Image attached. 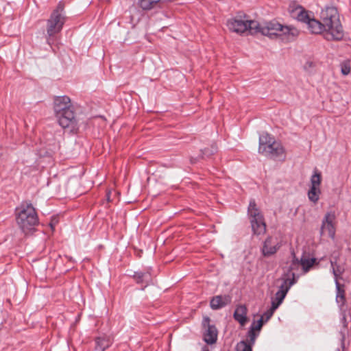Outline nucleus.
<instances>
[{
  "label": "nucleus",
  "mask_w": 351,
  "mask_h": 351,
  "mask_svg": "<svg viewBox=\"0 0 351 351\" xmlns=\"http://www.w3.org/2000/svg\"><path fill=\"white\" fill-rule=\"evenodd\" d=\"M292 254L293 258L287 272L293 273V270L298 269V267L301 265L302 267L304 273H306L315 262V258H306L302 257L300 260H298V258L295 257L294 253Z\"/></svg>",
  "instance_id": "nucleus-12"
},
{
  "label": "nucleus",
  "mask_w": 351,
  "mask_h": 351,
  "mask_svg": "<svg viewBox=\"0 0 351 351\" xmlns=\"http://www.w3.org/2000/svg\"><path fill=\"white\" fill-rule=\"evenodd\" d=\"M16 216L19 227L25 234L34 230L39 223L36 209L29 202H23L16 208Z\"/></svg>",
  "instance_id": "nucleus-2"
},
{
  "label": "nucleus",
  "mask_w": 351,
  "mask_h": 351,
  "mask_svg": "<svg viewBox=\"0 0 351 351\" xmlns=\"http://www.w3.org/2000/svg\"><path fill=\"white\" fill-rule=\"evenodd\" d=\"M274 311H271V309H269L267 311H266L262 316H263V320L265 322H267L273 315Z\"/></svg>",
  "instance_id": "nucleus-30"
},
{
  "label": "nucleus",
  "mask_w": 351,
  "mask_h": 351,
  "mask_svg": "<svg viewBox=\"0 0 351 351\" xmlns=\"http://www.w3.org/2000/svg\"><path fill=\"white\" fill-rule=\"evenodd\" d=\"M280 248L278 243L275 241L274 239L269 237L265 241L263 247L262 253L264 256H269L274 254Z\"/></svg>",
  "instance_id": "nucleus-16"
},
{
  "label": "nucleus",
  "mask_w": 351,
  "mask_h": 351,
  "mask_svg": "<svg viewBox=\"0 0 351 351\" xmlns=\"http://www.w3.org/2000/svg\"><path fill=\"white\" fill-rule=\"evenodd\" d=\"M298 276L295 273L287 272L282 277V283L275 295L274 300L281 304L291 287L297 282Z\"/></svg>",
  "instance_id": "nucleus-9"
},
{
  "label": "nucleus",
  "mask_w": 351,
  "mask_h": 351,
  "mask_svg": "<svg viewBox=\"0 0 351 351\" xmlns=\"http://www.w3.org/2000/svg\"><path fill=\"white\" fill-rule=\"evenodd\" d=\"M64 5L60 1L56 8L51 12L50 17L47 21V43L51 47L54 43V36L60 33L66 21L64 13Z\"/></svg>",
  "instance_id": "nucleus-4"
},
{
  "label": "nucleus",
  "mask_w": 351,
  "mask_h": 351,
  "mask_svg": "<svg viewBox=\"0 0 351 351\" xmlns=\"http://www.w3.org/2000/svg\"><path fill=\"white\" fill-rule=\"evenodd\" d=\"M258 152L273 160L285 159V150L281 143L276 141L268 133L260 136Z\"/></svg>",
  "instance_id": "nucleus-3"
},
{
  "label": "nucleus",
  "mask_w": 351,
  "mask_h": 351,
  "mask_svg": "<svg viewBox=\"0 0 351 351\" xmlns=\"http://www.w3.org/2000/svg\"><path fill=\"white\" fill-rule=\"evenodd\" d=\"M231 297L228 295H219L214 296L210 301V306L213 310L220 309L230 304Z\"/></svg>",
  "instance_id": "nucleus-15"
},
{
  "label": "nucleus",
  "mask_w": 351,
  "mask_h": 351,
  "mask_svg": "<svg viewBox=\"0 0 351 351\" xmlns=\"http://www.w3.org/2000/svg\"><path fill=\"white\" fill-rule=\"evenodd\" d=\"M258 33L270 38L282 35L295 36L298 34V30L292 27L282 25L276 21H271L266 23L264 26L258 23Z\"/></svg>",
  "instance_id": "nucleus-5"
},
{
  "label": "nucleus",
  "mask_w": 351,
  "mask_h": 351,
  "mask_svg": "<svg viewBox=\"0 0 351 351\" xmlns=\"http://www.w3.org/2000/svg\"><path fill=\"white\" fill-rule=\"evenodd\" d=\"M320 193H317V192L308 191V197L309 200L313 203H317L319 199Z\"/></svg>",
  "instance_id": "nucleus-29"
},
{
  "label": "nucleus",
  "mask_w": 351,
  "mask_h": 351,
  "mask_svg": "<svg viewBox=\"0 0 351 351\" xmlns=\"http://www.w3.org/2000/svg\"><path fill=\"white\" fill-rule=\"evenodd\" d=\"M56 222H55V221H51L50 222V223H49V226H50V227H51V230H54V228H55V226H56Z\"/></svg>",
  "instance_id": "nucleus-33"
},
{
  "label": "nucleus",
  "mask_w": 351,
  "mask_h": 351,
  "mask_svg": "<svg viewBox=\"0 0 351 351\" xmlns=\"http://www.w3.org/2000/svg\"><path fill=\"white\" fill-rule=\"evenodd\" d=\"M336 285V301L337 303L341 304V305H343L346 302L345 298V290L343 289V285H341L339 282V280L336 279L335 280Z\"/></svg>",
  "instance_id": "nucleus-20"
},
{
  "label": "nucleus",
  "mask_w": 351,
  "mask_h": 351,
  "mask_svg": "<svg viewBox=\"0 0 351 351\" xmlns=\"http://www.w3.org/2000/svg\"><path fill=\"white\" fill-rule=\"evenodd\" d=\"M217 151V147L215 144H213L210 148H205L204 149L202 150V158L204 157H210V156L213 155L215 153H216Z\"/></svg>",
  "instance_id": "nucleus-26"
},
{
  "label": "nucleus",
  "mask_w": 351,
  "mask_h": 351,
  "mask_svg": "<svg viewBox=\"0 0 351 351\" xmlns=\"http://www.w3.org/2000/svg\"><path fill=\"white\" fill-rule=\"evenodd\" d=\"M258 335L259 332L254 330V328H250L247 333V339L246 341H247L248 343L254 346Z\"/></svg>",
  "instance_id": "nucleus-24"
},
{
  "label": "nucleus",
  "mask_w": 351,
  "mask_h": 351,
  "mask_svg": "<svg viewBox=\"0 0 351 351\" xmlns=\"http://www.w3.org/2000/svg\"><path fill=\"white\" fill-rule=\"evenodd\" d=\"M59 125L64 129H68L72 133L78 130V121L75 117L73 108L56 116Z\"/></svg>",
  "instance_id": "nucleus-8"
},
{
  "label": "nucleus",
  "mask_w": 351,
  "mask_h": 351,
  "mask_svg": "<svg viewBox=\"0 0 351 351\" xmlns=\"http://www.w3.org/2000/svg\"><path fill=\"white\" fill-rule=\"evenodd\" d=\"M335 219L336 215L335 211H328L325 214L320 228V234L322 236L328 234V237L334 239L335 235Z\"/></svg>",
  "instance_id": "nucleus-10"
},
{
  "label": "nucleus",
  "mask_w": 351,
  "mask_h": 351,
  "mask_svg": "<svg viewBox=\"0 0 351 351\" xmlns=\"http://www.w3.org/2000/svg\"><path fill=\"white\" fill-rule=\"evenodd\" d=\"M341 71L343 75H347L350 72V64L349 61H344L341 64Z\"/></svg>",
  "instance_id": "nucleus-28"
},
{
  "label": "nucleus",
  "mask_w": 351,
  "mask_h": 351,
  "mask_svg": "<svg viewBox=\"0 0 351 351\" xmlns=\"http://www.w3.org/2000/svg\"><path fill=\"white\" fill-rule=\"evenodd\" d=\"M280 304H280L279 302H278L276 300H273L272 302H271V306L270 309L271 311H275L278 308V306Z\"/></svg>",
  "instance_id": "nucleus-31"
},
{
  "label": "nucleus",
  "mask_w": 351,
  "mask_h": 351,
  "mask_svg": "<svg viewBox=\"0 0 351 351\" xmlns=\"http://www.w3.org/2000/svg\"><path fill=\"white\" fill-rule=\"evenodd\" d=\"M202 351H209L206 347H204Z\"/></svg>",
  "instance_id": "nucleus-34"
},
{
  "label": "nucleus",
  "mask_w": 351,
  "mask_h": 351,
  "mask_svg": "<svg viewBox=\"0 0 351 351\" xmlns=\"http://www.w3.org/2000/svg\"><path fill=\"white\" fill-rule=\"evenodd\" d=\"M321 21L313 19L310 22V32L323 34L327 40H341L344 32L339 19V14L335 7H327L320 14Z\"/></svg>",
  "instance_id": "nucleus-1"
},
{
  "label": "nucleus",
  "mask_w": 351,
  "mask_h": 351,
  "mask_svg": "<svg viewBox=\"0 0 351 351\" xmlns=\"http://www.w3.org/2000/svg\"><path fill=\"white\" fill-rule=\"evenodd\" d=\"M337 351H340L339 349Z\"/></svg>",
  "instance_id": "nucleus-35"
},
{
  "label": "nucleus",
  "mask_w": 351,
  "mask_h": 351,
  "mask_svg": "<svg viewBox=\"0 0 351 351\" xmlns=\"http://www.w3.org/2000/svg\"><path fill=\"white\" fill-rule=\"evenodd\" d=\"M247 308L245 305L240 304L236 307V309L233 314L234 319L239 323L241 326H244L247 321L248 318L247 317Z\"/></svg>",
  "instance_id": "nucleus-17"
},
{
  "label": "nucleus",
  "mask_w": 351,
  "mask_h": 351,
  "mask_svg": "<svg viewBox=\"0 0 351 351\" xmlns=\"http://www.w3.org/2000/svg\"><path fill=\"white\" fill-rule=\"evenodd\" d=\"M332 271L335 276V281L338 280V278L343 274L344 272V267L341 265L337 261V256H332L330 261Z\"/></svg>",
  "instance_id": "nucleus-19"
},
{
  "label": "nucleus",
  "mask_w": 351,
  "mask_h": 351,
  "mask_svg": "<svg viewBox=\"0 0 351 351\" xmlns=\"http://www.w3.org/2000/svg\"><path fill=\"white\" fill-rule=\"evenodd\" d=\"M300 10L298 15V19L302 22L306 23L308 29L310 30V22L314 19H311L306 12L301 10V8H300Z\"/></svg>",
  "instance_id": "nucleus-25"
},
{
  "label": "nucleus",
  "mask_w": 351,
  "mask_h": 351,
  "mask_svg": "<svg viewBox=\"0 0 351 351\" xmlns=\"http://www.w3.org/2000/svg\"><path fill=\"white\" fill-rule=\"evenodd\" d=\"M245 18L246 16L244 15V19H242L241 16L230 19L227 21L228 29L238 34H242L246 31H248L251 34H257L258 22L254 20H248Z\"/></svg>",
  "instance_id": "nucleus-7"
},
{
  "label": "nucleus",
  "mask_w": 351,
  "mask_h": 351,
  "mask_svg": "<svg viewBox=\"0 0 351 351\" xmlns=\"http://www.w3.org/2000/svg\"><path fill=\"white\" fill-rule=\"evenodd\" d=\"M252 346L247 341L242 340L237 343L236 350L237 351H252Z\"/></svg>",
  "instance_id": "nucleus-23"
},
{
  "label": "nucleus",
  "mask_w": 351,
  "mask_h": 351,
  "mask_svg": "<svg viewBox=\"0 0 351 351\" xmlns=\"http://www.w3.org/2000/svg\"><path fill=\"white\" fill-rule=\"evenodd\" d=\"M110 345L109 338L97 337L95 339V350L104 351Z\"/></svg>",
  "instance_id": "nucleus-21"
},
{
  "label": "nucleus",
  "mask_w": 351,
  "mask_h": 351,
  "mask_svg": "<svg viewBox=\"0 0 351 351\" xmlns=\"http://www.w3.org/2000/svg\"><path fill=\"white\" fill-rule=\"evenodd\" d=\"M132 278L137 284L143 285V289L152 282L151 269L145 271H136L132 275Z\"/></svg>",
  "instance_id": "nucleus-14"
},
{
  "label": "nucleus",
  "mask_w": 351,
  "mask_h": 351,
  "mask_svg": "<svg viewBox=\"0 0 351 351\" xmlns=\"http://www.w3.org/2000/svg\"><path fill=\"white\" fill-rule=\"evenodd\" d=\"M71 99L68 96L56 97L53 100V110L56 116L65 112L66 110L73 109Z\"/></svg>",
  "instance_id": "nucleus-11"
},
{
  "label": "nucleus",
  "mask_w": 351,
  "mask_h": 351,
  "mask_svg": "<svg viewBox=\"0 0 351 351\" xmlns=\"http://www.w3.org/2000/svg\"><path fill=\"white\" fill-rule=\"evenodd\" d=\"M160 0H139L138 5L143 10H149L152 9Z\"/></svg>",
  "instance_id": "nucleus-22"
},
{
  "label": "nucleus",
  "mask_w": 351,
  "mask_h": 351,
  "mask_svg": "<svg viewBox=\"0 0 351 351\" xmlns=\"http://www.w3.org/2000/svg\"><path fill=\"white\" fill-rule=\"evenodd\" d=\"M264 322L265 321L263 320V316H261L257 322L254 321L250 328H254V330L259 332L263 326Z\"/></svg>",
  "instance_id": "nucleus-27"
},
{
  "label": "nucleus",
  "mask_w": 351,
  "mask_h": 351,
  "mask_svg": "<svg viewBox=\"0 0 351 351\" xmlns=\"http://www.w3.org/2000/svg\"><path fill=\"white\" fill-rule=\"evenodd\" d=\"M322 182V176L319 172L315 171L314 173L311 178V188L310 191L317 192L321 194L320 184Z\"/></svg>",
  "instance_id": "nucleus-18"
},
{
  "label": "nucleus",
  "mask_w": 351,
  "mask_h": 351,
  "mask_svg": "<svg viewBox=\"0 0 351 351\" xmlns=\"http://www.w3.org/2000/svg\"><path fill=\"white\" fill-rule=\"evenodd\" d=\"M341 322L343 324V326L344 328H347L348 326V322H347V319H346V317L345 315H343L341 319Z\"/></svg>",
  "instance_id": "nucleus-32"
},
{
  "label": "nucleus",
  "mask_w": 351,
  "mask_h": 351,
  "mask_svg": "<svg viewBox=\"0 0 351 351\" xmlns=\"http://www.w3.org/2000/svg\"><path fill=\"white\" fill-rule=\"evenodd\" d=\"M247 215L254 234L261 235L266 232L265 218L254 199H251L247 208Z\"/></svg>",
  "instance_id": "nucleus-6"
},
{
  "label": "nucleus",
  "mask_w": 351,
  "mask_h": 351,
  "mask_svg": "<svg viewBox=\"0 0 351 351\" xmlns=\"http://www.w3.org/2000/svg\"><path fill=\"white\" fill-rule=\"evenodd\" d=\"M210 318L206 317L203 320L204 326H207V328L204 333V340L207 344H213L217 339V330L214 325L210 324Z\"/></svg>",
  "instance_id": "nucleus-13"
}]
</instances>
